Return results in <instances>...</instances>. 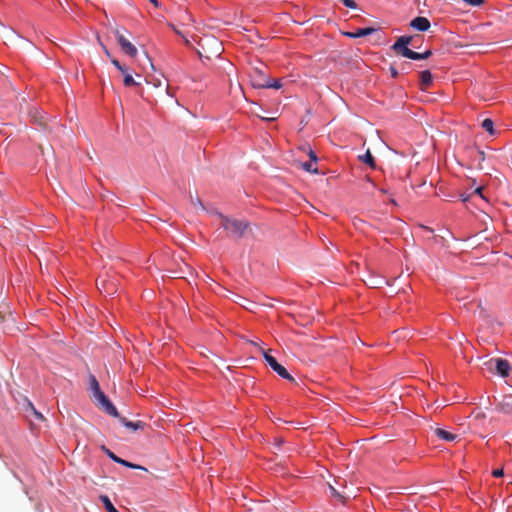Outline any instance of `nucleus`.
I'll use <instances>...</instances> for the list:
<instances>
[{
    "instance_id": "obj_1",
    "label": "nucleus",
    "mask_w": 512,
    "mask_h": 512,
    "mask_svg": "<svg viewBox=\"0 0 512 512\" xmlns=\"http://www.w3.org/2000/svg\"><path fill=\"white\" fill-rule=\"evenodd\" d=\"M221 227L227 232V235L234 239H240L243 237L245 231L249 227V223L233 218L224 216L221 213H216Z\"/></svg>"
},
{
    "instance_id": "obj_2",
    "label": "nucleus",
    "mask_w": 512,
    "mask_h": 512,
    "mask_svg": "<svg viewBox=\"0 0 512 512\" xmlns=\"http://www.w3.org/2000/svg\"><path fill=\"white\" fill-rule=\"evenodd\" d=\"M201 49L197 51L200 58L206 57L211 58L213 57H220L223 52L222 43L214 38L209 37L206 38L204 41L199 43Z\"/></svg>"
},
{
    "instance_id": "obj_28",
    "label": "nucleus",
    "mask_w": 512,
    "mask_h": 512,
    "mask_svg": "<svg viewBox=\"0 0 512 512\" xmlns=\"http://www.w3.org/2000/svg\"><path fill=\"white\" fill-rule=\"evenodd\" d=\"M111 62L121 73H126V67L120 64L117 59H112Z\"/></svg>"
},
{
    "instance_id": "obj_23",
    "label": "nucleus",
    "mask_w": 512,
    "mask_h": 512,
    "mask_svg": "<svg viewBox=\"0 0 512 512\" xmlns=\"http://www.w3.org/2000/svg\"><path fill=\"white\" fill-rule=\"evenodd\" d=\"M482 191H483V187H478L474 190V192L471 195L466 196V197L463 196L462 201L467 202V201H469L470 198H472L475 195H478L482 200L487 201L486 197L482 194Z\"/></svg>"
},
{
    "instance_id": "obj_13",
    "label": "nucleus",
    "mask_w": 512,
    "mask_h": 512,
    "mask_svg": "<svg viewBox=\"0 0 512 512\" xmlns=\"http://www.w3.org/2000/svg\"><path fill=\"white\" fill-rule=\"evenodd\" d=\"M434 433L437 437H439L440 439L447 441V442H453L457 438L456 434H453V433L446 431L442 428H436L434 430Z\"/></svg>"
},
{
    "instance_id": "obj_3",
    "label": "nucleus",
    "mask_w": 512,
    "mask_h": 512,
    "mask_svg": "<svg viewBox=\"0 0 512 512\" xmlns=\"http://www.w3.org/2000/svg\"><path fill=\"white\" fill-rule=\"evenodd\" d=\"M262 353H263V356H264V359L265 361L267 362V364L271 367V369L273 371H275L280 377L284 378V379H287L288 381L290 382H294L295 379L288 373V371L286 370V368L284 366H282L281 364H279L277 362V360L271 356L270 354H268L267 352L263 351L262 350Z\"/></svg>"
},
{
    "instance_id": "obj_14",
    "label": "nucleus",
    "mask_w": 512,
    "mask_h": 512,
    "mask_svg": "<svg viewBox=\"0 0 512 512\" xmlns=\"http://www.w3.org/2000/svg\"><path fill=\"white\" fill-rule=\"evenodd\" d=\"M421 89L426 90L432 84V74L428 70L420 73Z\"/></svg>"
},
{
    "instance_id": "obj_39",
    "label": "nucleus",
    "mask_w": 512,
    "mask_h": 512,
    "mask_svg": "<svg viewBox=\"0 0 512 512\" xmlns=\"http://www.w3.org/2000/svg\"><path fill=\"white\" fill-rule=\"evenodd\" d=\"M147 58H148V61L150 62V66H151L152 68H154L153 63L151 62L150 58H149V57H147Z\"/></svg>"
},
{
    "instance_id": "obj_15",
    "label": "nucleus",
    "mask_w": 512,
    "mask_h": 512,
    "mask_svg": "<svg viewBox=\"0 0 512 512\" xmlns=\"http://www.w3.org/2000/svg\"><path fill=\"white\" fill-rule=\"evenodd\" d=\"M90 389L93 393L95 400L101 397V394H104L100 389L97 379L93 375L90 377Z\"/></svg>"
},
{
    "instance_id": "obj_9",
    "label": "nucleus",
    "mask_w": 512,
    "mask_h": 512,
    "mask_svg": "<svg viewBox=\"0 0 512 512\" xmlns=\"http://www.w3.org/2000/svg\"><path fill=\"white\" fill-rule=\"evenodd\" d=\"M103 450L106 452L107 456L112 459L114 462L116 463H119L123 466H126L128 468H132V469H143L145 470L144 467L140 466V465H137V464H133L131 462H128L124 459H122V457H118L116 456L113 452H111L109 449L105 448V446L102 447Z\"/></svg>"
},
{
    "instance_id": "obj_30",
    "label": "nucleus",
    "mask_w": 512,
    "mask_h": 512,
    "mask_svg": "<svg viewBox=\"0 0 512 512\" xmlns=\"http://www.w3.org/2000/svg\"><path fill=\"white\" fill-rule=\"evenodd\" d=\"M28 405H29L30 409L32 410L33 414H34L38 419H43V415H42L40 412H38V411L34 408V406L32 405V403H30V402H29V403H28Z\"/></svg>"
},
{
    "instance_id": "obj_33",
    "label": "nucleus",
    "mask_w": 512,
    "mask_h": 512,
    "mask_svg": "<svg viewBox=\"0 0 512 512\" xmlns=\"http://www.w3.org/2000/svg\"><path fill=\"white\" fill-rule=\"evenodd\" d=\"M389 71L393 78H396L398 76V71L394 66H390Z\"/></svg>"
},
{
    "instance_id": "obj_10",
    "label": "nucleus",
    "mask_w": 512,
    "mask_h": 512,
    "mask_svg": "<svg viewBox=\"0 0 512 512\" xmlns=\"http://www.w3.org/2000/svg\"><path fill=\"white\" fill-rule=\"evenodd\" d=\"M497 410L504 414L512 415V395L504 396L497 404Z\"/></svg>"
},
{
    "instance_id": "obj_40",
    "label": "nucleus",
    "mask_w": 512,
    "mask_h": 512,
    "mask_svg": "<svg viewBox=\"0 0 512 512\" xmlns=\"http://www.w3.org/2000/svg\"><path fill=\"white\" fill-rule=\"evenodd\" d=\"M175 31H176V33H177L178 35H180V36L182 35L180 31H178V30H175Z\"/></svg>"
},
{
    "instance_id": "obj_29",
    "label": "nucleus",
    "mask_w": 512,
    "mask_h": 512,
    "mask_svg": "<svg viewBox=\"0 0 512 512\" xmlns=\"http://www.w3.org/2000/svg\"><path fill=\"white\" fill-rule=\"evenodd\" d=\"M465 3H467L470 6L478 7L481 6L484 3V0H463Z\"/></svg>"
},
{
    "instance_id": "obj_32",
    "label": "nucleus",
    "mask_w": 512,
    "mask_h": 512,
    "mask_svg": "<svg viewBox=\"0 0 512 512\" xmlns=\"http://www.w3.org/2000/svg\"><path fill=\"white\" fill-rule=\"evenodd\" d=\"M494 477H502L504 475L503 469H496L492 472Z\"/></svg>"
},
{
    "instance_id": "obj_36",
    "label": "nucleus",
    "mask_w": 512,
    "mask_h": 512,
    "mask_svg": "<svg viewBox=\"0 0 512 512\" xmlns=\"http://www.w3.org/2000/svg\"><path fill=\"white\" fill-rule=\"evenodd\" d=\"M263 120H268V121H274L276 120V117H270V118H266V117H261Z\"/></svg>"
},
{
    "instance_id": "obj_18",
    "label": "nucleus",
    "mask_w": 512,
    "mask_h": 512,
    "mask_svg": "<svg viewBox=\"0 0 512 512\" xmlns=\"http://www.w3.org/2000/svg\"><path fill=\"white\" fill-rule=\"evenodd\" d=\"M359 159L362 162L368 164L371 168L376 167L374 157H373L372 153L370 152V150H367L364 155L359 156Z\"/></svg>"
},
{
    "instance_id": "obj_34",
    "label": "nucleus",
    "mask_w": 512,
    "mask_h": 512,
    "mask_svg": "<svg viewBox=\"0 0 512 512\" xmlns=\"http://www.w3.org/2000/svg\"><path fill=\"white\" fill-rule=\"evenodd\" d=\"M102 48H103V50H104L105 54H106L108 57H111V54H110L109 50H108L104 45H102Z\"/></svg>"
},
{
    "instance_id": "obj_16",
    "label": "nucleus",
    "mask_w": 512,
    "mask_h": 512,
    "mask_svg": "<svg viewBox=\"0 0 512 512\" xmlns=\"http://www.w3.org/2000/svg\"><path fill=\"white\" fill-rule=\"evenodd\" d=\"M431 55H432L431 50H426L423 53H418L413 50H412V52H409V53L407 52V58L412 59V60H424V59L429 58Z\"/></svg>"
},
{
    "instance_id": "obj_12",
    "label": "nucleus",
    "mask_w": 512,
    "mask_h": 512,
    "mask_svg": "<svg viewBox=\"0 0 512 512\" xmlns=\"http://www.w3.org/2000/svg\"><path fill=\"white\" fill-rule=\"evenodd\" d=\"M375 31H376V29H374L372 27L359 28L355 32H347V33H345V35L350 38H359V37L371 35Z\"/></svg>"
},
{
    "instance_id": "obj_37",
    "label": "nucleus",
    "mask_w": 512,
    "mask_h": 512,
    "mask_svg": "<svg viewBox=\"0 0 512 512\" xmlns=\"http://www.w3.org/2000/svg\"><path fill=\"white\" fill-rule=\"evenodd\" d=\"M479 156H480V159L481 160H484L485 159V156H484V152L483 151H479L478 152Z\"/></svg>"
},
{
    "instance_id": "obj_7",
    "label": "nucleus",
    "mask_w": 512,
    "mask_h": 512,
    "mask_svg": "<svg viewBox=\"0 0 512 512\" xmlns=\"http://www.w3.org/2000/svg\"><path fill=\"white\" fill-rule=\"evenodd\" d=\"M96 401L97 405L108 415L113 416L115 418L120 417L118 410L113 405V403L106 397L105 394H101V397H99Z\"/></svg>"
},
{
    "instance_id": "obj_6",
    "label": "nucleus",
    "mask_w": 512,
    "mask_h": 512,
    "mask_svg": "<svg viewBox=\"0 0 512 512\" xmlns=\"http://www.w3.org/2000/svg\"><path fill=\"white\" fill-rule=\"evenodd\" d=\"M488 364L489 368L492 369L494 367L501 377L509 376L511 366L507 360L502 358L491 359Z\"/></svg>"
},
{
    "instance_id": "obj_24",
    "label": "nucleus",
    "mask_w": 512,
    "mask_h": 512,
    "mask_svg": "<svg viewBox=\"0 0 512 512\" xmlns=\"http://www.w3.org/2000/svg\"><path fill=\"white\" fill-rule=\"evenodd\" d=\"M264 79H269V77L265 76L264 73H262L261 71H256V76L254 77L253 80V86L258 87L257 84L263 83Z\"/></svg>"
},
{
    "instance_id": "obj_35",
    "label": "nucleus",
    "mask_w": 512,
    "mask_h": 512,
    "mask_svg": "<svg viewBox=\"0 0 512 512\" xmlns=\"http://www.w3.org/2000/svg\"><path fill=\"white\" fill-rule=\"evenodd\" d=\"M155 7H159L158 0H149Z\"/></svg>"
},
{
    "instance_id": "obj_27",
    "label": "nucleus",
    "mask_w": 512,
    "mask_h": 512,
    "mask_svg": "<svg viewBox=\"0 0 512 512\" xmlns=\"http://www.w3.org/2000/svg\"><path fill=\"white\" fill-rule=\"evenodd\" d=\"M339 1L342 2V4L347 8H350V9L357 8V4L354 0H339Z\"/></svg>"
},
{
    "instance_id": "obj_20",
    "label": "nucleus",
    "mask_w": 512,
    "mask_h": 512,
    "mask_svg": "<svg viewBox=\"0 0 512 512\" xmlns=\"http://www.w3.org/2000/svg\"><path fill=\"white\" fill-rule=\"evenodd\" d=\"M300 167L306 172L318 174V168L312 161L300 163Z\"/></svg>"
},
{
    "instance_id": "obj_5",
    "label": "nucleus",
    "mask_w": 512,
    "mask_h": 512,
    "mask_svg": "<svg viewBox=\"0 0 512 512\" xmlns=\"http://www.w3.org/2000/svg\"><path fill=\"white\" fill-rule=\"evenodd\" d=\"M412 40V36H400L392 45V49L395 51V53L407 58V52H412V50L408 48V45L412 42Z\"/></svg>"
},
{
    "instance_id": "obj_4",
    "label": "nucleus",
    "mask_w": 512,
    "mask_h": 512,
    "mask_svg": "<svg viewBox=\"0 0 512 512\" xmlns=\"http://www.w3.org/2000/svg\"><path fill=\"white\" fill-rule=\"evenodd\" d=\"M114 34L121 50L130 57H136L138 53L137 48L124 36L122 31L116 28Z\"/></svg>"
},
{
    "instance_id": "obj_11",
    "label": "nucleus",
    "mask_w": 512,
    "mask_h": 512,
    "mask_svg": "<svg viewBox=\"0 0 512 512\" xmlns=\"http://www.w3.org/2000/svg\"><path fill=\"white\" fill-rule=\"evenodd\" d=\"M118 419L123 426H125L126 428L131 429L133 431L143 430L146 425L142 421L132 422V421L127 420L125 417H121V416Z\"/></svg>"
},
{
    "instance_id": "obj_19",
    "label": "nucleus",
    "mask_w": 512,
    "mask_h": 512,
    "mask_svg": "<svg viewBox=\"0 0 512 512\" xmlns=\"http://www.w3.org/2000/svg\"><path fill=\"white\" fill-rule=\"evenodd\" d=\"M124 76L123 83L126 87L130 86H138L140 83L135 81L133 76L128 72V69L126 68V73H122Z\"/></svg>"
},
{
    "instance_id": "obj_21",
    "label": "nucleus",
    "mask_w": 512,
    "mask_h": 512,
    "mask_svg": "<svg viewBox=\"0 0 512 512\" xmlns=\"http://www.w3.org/2000/svg\"><path fill=\"white\" fill-rule=\"evenodd\" d=\"M100 500L102 501L107 512H118V510L114 507L108 496L101 495Z\"/></svg>"
},
{
    "instance_id": "obj_41",
    "label": "nucleus",
    "mask_w": 512,
    "mask_h": 512,
    "mask_svg": "<svg viewBox=\"0 0 512 512\" xmlns=\"http://www.w3.org/2000/svg\"><path fill=\"white\" fill-rule=\"evenodd\" d=\"M113 291H114L113 289L107 290L108 293H112Z\"/></svg>"
},
{
    "instance_id": "obj_17",
    "label": "nucleus",
    "mask_w": 512,
    "mask_h": 512,
    "mask_svg": "<svg viewBox=\"0 0 512 512\" xmlns=\"http://www.w3.org/2000/svg\"><path fill=\"white\" fill-rule=\"evenodd\" d=\"M258 88H275L280 89L282 84L280 80L264 79L263 83H258Z\"/></svg>"
},
{
    "instance_id": "obj_26",
    "label": "nucleus",
    "mask_w": 512,
    "mask_h": 512,
    "mask_svg": "<svg viewBox=\"0 0 512 512\" xmlns=\"http://www.w3.org/2000/svg\"><path fill=\"white\" fill-rule=\"evenodd\" d=\"M190 199H191V203L193 206H195L196 208H199L200 210L204 211L205 210V207L201 201V199L198 197V196H190Z\"/></svg>"
},
{
    "instance_id": "obj_8",
    "label": "nucleus",
    "mask_w": 512,
    "mask_h": 512,
    "mask_svg": "<svg viewBox=\"0 0 512 512\" xmlns=\"http://www.w3.org/2000/svg\"><path fill=\"white\" fill-rule=\"evenodd\" d=\"M409 25L411 28L421 31V32H425V31L429 30V28L431 26L429 20L426 17H422V16H418V17L414 18L413 20H411Z\"/></svg>"
},
{
    "instance_id": "obj_22",
    "label": "nucleus",
    "mask_w": 512,
    "mask_h": 512,
    "mask_svg": "<svg viewBox=\"0 0 512 512\" xmlns=\"http://www.w3.org/2000/svg\"><path fill=\"white\" fill-rule=\"evenodd\" d=\"M482 128L485 129L490 135L495 134L494 123L491 119L486 118L482 121Z\"/></svg>"
},
{
    "instance_id": "obj_38",
    "label": "nucleus",
    "mask_w": 512,
    "mask_h": 512,
    "mask_svg": "<svg viewBox=\"0 0 512 512\" xmlns=\"http://www.w3.org/2000/svg\"><path fill=\"white\" fill-rule=\"evenodd\" d=\"M184 42H185L186 45H190V41L187 38L184 39Z\"/></svg>"
},
{
    "instance_id": "obj_25",
    "label": "nucleus",
    "mask_w": 512,
    "mask_h": 512,
    "mask_svg": "<svg viewBox=\"0 0 512 512\" xmlns=\"http://www.w3.org/2000/svg\"><path fill=\"white\" fill-rule=\"evenodd\" d=\"M329 490H330L331 495L334 498H336L337 500H339L341 502H344L345 496L341 492H339L337 489H335L332 485H329Z\"/></svg>"
},
{
    "instance_id": "obj_31",
    "label": "nucleus",
    "mask_w": 512,
    "mask_h": 512,
    "mask_svg": "<svg viewBox=\"0 0 512 512\" xmlns=\"http://www.w3.org/2000/svg\"><path fill=\"white\" fill-rule=\"evenodd\" d=\"M308 155H309V157H310V161H312L313 163H315V164H316V163H317L318 158H317V156H316L315 152H314L313 150H310Z\"/></svg>"
}]
</instances>
